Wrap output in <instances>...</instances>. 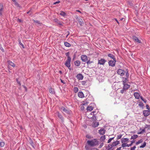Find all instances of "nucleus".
<instances>
[{
  "label": "nucleus",
  "mask_w": 150,
  "mask_h": 150,
  "mask_svg": "<svg viewBox=\"0 0 150 150\" xmlns=\"http://www.w3.org/2000/svg\"><path fill=\"white\" fill-rule=\"evenodd\" d=\"M127 145H128V144L125 143H122V146L123 147H124L125 146H127Z\"/></svg>",
  "instance_id": "obj_40"
},
{
  "label": "nucleus",
  "mask_w": 150,
  "mask_h": 150,
  "mask_svg": "<svg viewBox=\"0 0 150 150\" xmlns=\"http://www.w3.org/2000/svg\"><path fill=\"white\" fill-rule=\"evenodd\" d=\"M69 52H67L66 54V55L67 57V59H69V58L70 59H71V58L69 56Z\"/></svg>",
  "instance_id": "obj_39"
},
{
  "label": "nucleus",
  "mask_w": 150,
  "mask_h": 150,
  "mask_svg": "<svg viewBox=\"0 0 150 150\" xmlns=\"http://www.w3.org/2000/svg\"><path fill=\"white\" fill-rule=\"evenodd\" d=\"M129 141V139L127 138H122L121 139V142L122 143H125Z\"/></svg>",
  "instance_id": "obj_16"
},
{
  "label": "nucleus",
  "mask_w": 150,
  "mask_h": 150,
  "mask_svg": "<svg viewBox=\"0 0 150 150\" xmlns=\"http://www.w3.org/2000/svg\"><path fill=\"white\" fill-rule=\"evenodd\" d=\"M125 72L126 73V77L127 78H128L129 77V74L128 73V71L127 69L126 70Z\"/></svg>",
  "instance_id": "obj_42"
},
{
  "label": "nucleus",
  "mask_w": 150,
  "mask_h": 150,
  "mask_svg": "<svg viewBox=\"0 0 150 150\" xmlns=\"http://www.w3.org/2000/svg\"><path fill=\"white\" fill-rule=\"evenodd\" d=\"M91 119L94 121H96V117L95 115H93V117H91Z\"/></svg>",
  "instance_id": "obj_41"
},
{
  "label": "nucleus",
  "mask_w": 150,
  "mask_h": 150,
  "mask_svg": "<svg viewBox=\"0 0 150 150\" xmlns=\"http://www.w3.org/2000/svg\"><path fill=\"white\" fill-rule=\"evenodd\" d=\"M134 96L135 98L137 99H139V98L140 96L139 93L137 92H135L134 94Z\"/></svg>",
  "instance_id": "obj_14"
},
{
  "label": "nucleus",
  "mask_w": 150,
  "mask_h": 150,
  "mask_svg": "<svg viewBox=\"0 0 150 150\" xmlns=\"http://www.w3.org/2000/svg\"><path fill=\"white\" fill-rule=\"evenodd\" d=\"M93 109V108L91 106H88L87 107V110L90 111H92Z\"/></svg>",
  "instance_id": "obj_30"
},
{
  "label": "nucleus",
  "mask_w": 150,
  "mask_h": 150,
  "mask_svg": "<svg viewBox=\"0 0 150 150\" xmlns=\"http://www.w3.org/2000/svg\"><path fill=\"white\" fill-rule=\"evenodd\" d=\"M88 144L91 146H94L98 145V141L96 139H95L91 141L88 140L87 141Z\"/></svg>",
  "instance_id": "obj_1"
},
{
  "label": "nucleus",
  "mask_w": 150,
  "mask_h": 150,
  "mask_svg": "<svg viewBox=\"0 0 150 150\" xmlns=\"http://www.w3.org/2000/svg\"><path fill=\"white\" fill-rule=\"evenodd\" d=\"M113 60H110L108 62V64L110 66L112 67L115 66V63L116 62V59H113Z\"/></svg>",
  "instance_id": "obj_4"
},
{
  "label": "nucleus",
  "mask_w": 150,
  "mask_h": 150,
  "mask_svg": "<svg viewBox=\"0 0 150 150\" xmlns=\"http://www.w3.org/2000/svg\"><path fill=\"white\" fill-rule=\"evenodd\" d=\"M22 86L23 87V88L25 89V90L26 91H27V88L24 85H23Z\"/></svg>",
  "instance_id": "obj_60"
},
{
  "label": "nucleus",
  "mask_w": 150,
  "mask_h": 150,
  "mask_svg": "<svg viewBox=\"0 0 150 150\" xmlns=\"http://www.w3.org/2000/svg\"><path fill=\"white\" fill-rule=\"evenodd\" d=\"M139 106H140L142 109H143L144 107V105L142 102H139Z\"/></svg>",
  "instance_id": "obj_22"
},
{
  "label": "nucleus",
  "mask_w": 150,
  "mask_h": 150,
  "mask_svg": "<svg viewBox=\"0 0 150 150\" xmlns=\"http://www.w3.org/2000/svg\"><path fill=\"white\" fill-rule=\"evenodd\" d=\"M86 138H89V139H90V138H91V136H89V135H87L86 136Z\"/></svg>",
  "instance_id": "obj_59"
},
{
  "label": "nucleus",
  "mask_w": 150,
  "mask_h": 150,
  "mask_svg": "<svg viewBox=\"0 0 150 150\" xmlns=\"http://www.w3.org/2000/svg\"><path fill=\"white\" fill-rule=\"evenodd\" d=\"M58 117L61 120L62 122H64V117L59 112H57Z\"/></svg>",
  "instance_id": "obj_11"
},
{
  "label": "nucleus",
  "mask_w": 150,
  "mask_h": 150,
  "mask_svg": "<svg viewBox=\"0 0 150 150\" xmlns=\"http://www.w3.org/2000/svg\"><path fill=\"white\" fill-rule=\"evenodd\" d=\"M106 62V61L105 59L101 58L98 60V64L103 65Z\"/></svg>",
  "instance_id": "obj_9"
},
{
  "label": "nucleus",
  "mask_w": 150,
  "mask_h": 150,
  "mask_svg": "<svg viewBox=\"0 0 150 150\" xmlns=\"http://www.w3.org/2000/svg\"><path fill=\"white\" fill-rule=\"evenodd\" d=\"M3 9V6L2 4H0V11H2Z\"/></svg>",
  "instance_id": "obj_43"
},
{
  "label": "nucleus",
  "mask_w": 150,
  "mask_h": 150,
  "mask_svg": "<svg viewBox=\"0 0 150 150\" xmlns=\"http://www.w3.org/2000/svg\"><path fill=\"white\" fill-rule=\"evenodd\" d=\"M16 81L17 83L19 84V86H21V83L20 81H19L18 80V78H17L16 79Z\"/></svg>",
  "instance_id": "obj_49"
},
{
  "label": "nucleus",
  "mask_w": 150,
  "mask_h": 150,
  "mask_svg": "<svg viewBox=\"0 0 150 150\" xmlns=\"http://www.w3.org/2000/svg\"><path fill=\"white\" fill-rule=\"evenodd\" d=\"M108 56L113 59H116L115 56L113 54L111 53H109L108 54Z\"/></svg>",
  "instance_id": "obj_18"
},
{
  "label": "nucleus",
  "mask_w": 150,
  "mask_h": 150,
  "mask_svg": "<svg viewBox=\"0 0 150 150\" xmlns=\"http://www.w3.org/2000/svg\"><path fill=\"white\" fill-rule=\"evenodd\" d=\"M81 58L82 61L85 62H86L89 58V57H88L86 55L84 54L81 55Z\"/></svg>",
  "instance_id": "obj_2"
},
{
  "label": "nucleus",
  "mask_w": 150,
  "mask_h": 150,
  "mask_svg": "<svg viewBox=\"0 0 150 150\" xmlns=\"http://www.w3.org/2000/svg\"><path fill=\"white\" fill-rule=\"evenodd\" d=\"M8 62L9 65H10V66H11L13 67L15 66V64L13 63L11 61H8Z\"/></svg>",
  "instance_id": "obj_24"
},
{
  "label": "nucleus",
  "mask_w": 150,
  "mask_h": 150,
  "mask_svg": "<svg viewBox=\"0 0 150 150\" xmlns=\"http://www.w3.org/2000/svg\"><path fill=\"white\" fill-rule=\"evenodd\" d=\"M96 113V111L92 112H91V114H93V115H95V113Z\"/></svg>",
  "instance_id": "obj_62"
},
{
  "label": "nucleus",
  "mask_w": 150,
  "mask_h": 150,
  "mask_svg": "<svg viewBox=\"0 0 150 150\" xmlns=\"http://www.w3.org/2000/svg\"><path fill=\"white\" fill-rule=\"evenodd\" d=\"M114 137H113L110 138V139H108V143H110L111 142V140H112V139H114Z\"/></svg>",
  "instance_id": "obj_47"
},
{
  "label": "nucleus",
  "mask_w": 150,
  "mask_h": 150,
  "mask_svg": "<svg viewBox=\"0 0 150 150\" xmlns=\"http://www.w3.org/2000/svg\"><path fill=\"white\" fill-rule=\"evenodd\" d=\"M136 148V146H134L133 147L131 148L130 150H134Z\"/></svg>",
  "instance_id": "obj_52"
},
{
  "label": "nucleus",
  "mask_w": 150,
  "mask_h": 150,
  "mask_svg": "<svg viewBox=\"0 0 150 150\" xmlns=\"http://www.w3.org/2000/svg\"><path fill=\"white\" fill-rule=\"evenodd\" d=\"M60 109L61 110H62L63 111L65 112L66 113L68 114H70L71 113V111L65 108L64 106H62L60 108Z\"/></svg>",
  "instance_id": "obj_6"
},
{
  "label": "nucleus",
  "mask_w": 150,
  "mask_h": 150,
  "mask_svg": "<svg viewBox=\"0 0 150 150\" xmlns=\"http://www.w3.org/2000/svg\"><path fill=\"white\" fill-rule=\"evenodd\" d=\"M74 63L75 66H79L80 65L81 62L79 60H76L74 62Z\"/></svg>",
  "instance_id": "obj_19"
},
{
  "label": "nucleus",
  "mask_w": 150,
  "mask_h": 150,
  "mask_svg": "<svg viewBox=\"0 0 150 150\" xmlns=\"http://www.w3.org/2000/svg\"><path fill=\"white\" fill-rule=\"evenodd\" d=\"M18 42H19V44L21 45L22 46V47L23 48H24V45H23V44L21 42V40L20 39H18Z\"/></svg>",
  "instance_id": "obj_37"
},
{
  "label": "nucleus",
  "mask_w": 150,
  "mask_h": 150,
  "mask_svg": "<svg viewBox=\"0 0 150 150\" xmlns=\"http://www.w3.org/2000/svg\"><path fill=\"white\" fill-rule=\"evenodd\" d=\"M29 142L31 146L33 147L34 148V146L33 145V142L32 139L31 138H29Z\"/></svg>",
  "instance_id": "obj_23"
},
{
  "label": "nucleus",
  "mask_w": 150,
  "mask_h": 150,
  "mask_svg": "<svg viewBox=\"0 0 150 150\" xmlns=\"http://www.w3.org/2000/svg\"><path fill=\"white\" fill-rule=\"evenodd\" d=\"M133 40L135 42L138 43H142L141 41L137 37L135 36H133L132 37Z\"/></svg>",
  "instance_id": "obj_8"
},
{
  "label": "nucleus",
  "mask_w": 150,
  "mask_h": 150,
  "mask_svg": "<svg viewBox=\"0 0 150 150\" xmlns=\"http://www.w3.org/2000/svg\"><path fill=\"white\" fill-rule=\"evenodd\" d=\"M64 45L67 47H70L71 46L70 44L67 42H64Z\"/></svg>",
  "instance_id": "obj_31"
},
{
  "label": "nucleus",
  "mask_w": 150,
  "mask_h": 150,
  "mask_svg": "<svg viewBox=\"0 0 150 150\" xmlns=\"http://www.w3.org/2000/svg\"><path fill=\"white\" fill-rule=\"evenodd\" d=\"M60 12L59 14L62 16L64 17L66 15V13L62 11H60Z\"/></svg>",
  "instance_id": "obj_25"
},
{
  "label": "nucleus",
  "mask_w": 150,
  "mask_h": 150,
  "mask_svg": "<svg viewBox=\"0 0 150 150\" xmlns=\"http://www.w3.org/2000/svg\"><path fill=\"white\" fill-rule=\"evenodd\" d=\"M125 71L124 70L121 69H119L117 71V73L120 76H122L125 75Z\"/></svg>",
  "instance_id": "obj_3"
},
{
  "label": "nucleus",
  "mask_w": 150,
  "mask_h": 150,
  "mask_svg": "<svg viewBox=\"0 0 150 150\" xmlns=\"http://www.w3.org/2000/svg\"><path fill=\"white\" fill-rule=\"evenodd\" d=\"M122 134H120L119 135H118L117 136V139L118 140V139H121V138L122 137Z\"/></svg>",
  "instance_id": "obj_46"
},
{
  "label": "nucleus",
  "mask_w": 150,
  "mask_h": 150,
  "mask_svg": "<svg viewBox=\"0 0 150 150\" xmlns=\"http://www.w3.org/2000/svg\"><path fill=\"white\" fill-rule=\"evenodd\" d=\"M34 22L35 23H37L38 24H40V25H41L42 24L41 23H40V21H37V20L35 21V20H34Z\"/></svg>",
  "instance_id": "obj_48"
},
{
  "label": "nucleus",
  "mask_w": 150,
  "mask_h": 150,
  "mask_svg": "<svg viewBox=\"0 0 150 150\" xmlns=\"http://www.w3.org/2000/svg\"><path fill=\"white\" fill-rule=\"evenodd\" d=\"M0 50L3 52H4V50L3 48L1 47H1H0Z\"/></svg>",
  "instance_id": "obj_56"
},
{
  "label": "nucleus",
  "mask_w": 150,
  "mask_h": 150,
  "mask_svg": "<svg viewBox=\"0 0 150 150\" xmlns=\"http://www.w3.org/2000/svg\"><path fill=\"white\" fill-rule=\"evenodd\" d=\"M77 19L79 22L80 25L82 26L83 24V21L82 19L81 18H78Z\"/></svg>",
  "instance_id": "obj_13"
},
{
  "label": "nucleus",
  "mask_w": 150,
  "mask_h": 150,
  "mask_svg": "<svg viewBox=\"0 0 150 150\" xmlns=\"http://www.w3.org/2000/svg\"><path fill=\"white\" fill-rule=\"evenodd\" d=\"M120 144V142L118 141H117L113 142L112 146H116L117 145L119 144Z\"/></svg>",
  "instance_id": "obj_20"
},
{
  "label": "nucleus",
  "mask_w": 150,
  "mask_h": 150,
  "mask_svg": "<svg viewBox=\"0 0 150 150\" xmlns=\"http://www.w3.org/2000/svg\"><path fill=\"white\" fill-rule=\"evenodd\" d=\"M105 139V136L103 135L100 138V140L101 141L103 142Z\"/></svg>",
  "instance_id": "obj_32"
},
{
  "label": "nucleus",
  "mask_w": 150,
  "mask_h": 150,
  "mask_svg": "<svg viewBox=\"0 0 150 150\" xmlns=\"http://www.w3.org/2000/svg\"><path fill=\"white\" fill-rule=\"evenodd\" d=\"M105 130L104 129H101L99 130V134L101 135H103L105 134Z\"/></svg>",
  "instance_id": "obj_12"
},
{
  "label": "nucleus",
  "mask_w": 150,
  "mask_h": 150,
  "mask_svg": "<svg viewBox=\"0 0 150 150\" xmlns=\"http://www.w3.org/2000/svg\"><path fill=\"white\" fill-rule=\"evenodd\" d=\"M143 142V140L142 139H141L136 143V144L137 145L140 143H142Z\"/></svg>",
  "instance_id": "obj_33"
},
{
  "label": "nucleus",
  "mask_w": 150,
  "mask_h": 150,
  "mask_svg": "<svg viewBox=\"0 0 150 150\" xmlns=\"http://www.w3.org/2000/svg\"><path fill=\"white\" fill-rule=\"evenodd\" d=\"M113 146H112V144H108V147L106 148V149H107V150H110L111 149V148Z\"/></svg>",
  "instance_id": "obj_27"
},
{
  "label": "nucleus",
  "mask_w": 150,
  "mask_h": 150,
  "mask_svg": "<svg viewBox=\"0 0 150 150\" xmlns=\"http://www.w3.org/2000/svg\"><path fill=\"white\" fill-rule=\"evenodd\" d=\"M81 82L82 84V85H84L86 84V81H81Z\"/></svg>",
  "instance_id": "obj_53"
},
{
  "label": "nucleus",
  "mask_w": 150,
  "mask_h": 150,
  "mask_svg": "<svg viewBox=\"0 0 150 150\" xmlns=\"http://www.w3.org/2000/svg\"><path fill=\"white\" fill-rule=\"evenodd\" d=\"M138 137V136L136 134H134L133 135V136H131V138L130 139H134L137 138Z\"/></svg>",
  "instance_id": "obj_29"
},
{
  "label": "nucleus",
  "mask_w": 150,
  "mask_h": 150,
  "mask_svg": "<svg viewBox=\"0 0 150 150\" xmlns=\"http://www.w3.org/2000/svg\"><path fill=\"white\" fill-rule=\"evenodd\" d=\"M126 90H126L125 89V88H124V87H123V89L121 90L120 92L122 94H123L124 92L125 91H126Z\"/></svg>",
  "instance_id": "obj_38"
},
{
  "label": "nucleus",
  "mask_w": 150,
  "mask_h": 150,
  "mask_svg": "<svg viewBox=\"0 0 150 150\" xmlns=\"http://www.w3.org/2000/svg\"><path fill=\"white\" fill-rule=\"evenodd\" d=\"M78 88L77 87H75L74 88V91L75 93L77 92L78 91Z\"/></svg>",
  "instance_id": "obj_44"
},
{
  "label": "nucleus",
  "mask_w": 150,
  "mask_h": 150,
  "mask_svg": "<svg viewBox=\"0 0 150 150\" xmlns=\"http://www.w3.org/2000/svg\"><path fill=\"white\" fill-rule=\"evenodd\" d=\"M98 150V149H97L96 148H93V149H91L90 150Z\"/></svg>",
  "instance_id": "obj_63"
},
{
  "label": "nucleus",
  "mask_w": 150,
  "mask_h": 150,
  "mask_svg": "<svg viewBox=\"0 0 150 150\" xmlns=\"http://www.w3.org/2000/svg\"><path fill=\"white\" fill-rule=\"evenodd\" d=\"M60 1H57L56 2H54L53 3V4L54 5H55L57 4H58L59 3H60Z\"/></svg>",
  "instance_id": "obj_58"
},
{
  "label": "nucleus",
  "mask_w": 150,
  "mask_h": 150,
  "mask_svg": "<svg viewBox=\"0 0 150 150\" xmlns=\"http://www.w3.org/2000/svg\"><path fill=\"white\" fill-rule=\"evenodd\" d=\"M78 96L80 98H83L84 97V94L82 92H79L78 93Z\"/></svg>",
  "instance_id": "obj_15"
},
{
  "label": "nucleus",
  "mask_w": 150,
  "mask_h": 150,
  "mask_svg": "<svg viewBox=\"0 0 150 150\" xmlns=\"http://www.w3.org/2000/svg\"><path fill=\"white\" fill-rule=\"evenodd\" d=\"M143 114L145 117H147L150 114V110H144L143 111Z\"/></svg>",
  "instance_id": "obj_7"
},
{
  "label": "nucleus",
  "mask_w": 150,
  "mask_h": 150,
  "mask_svg": "<svg viewBox=\"0 0 150 150\" xmlns=\"http://www.w3.org/2000/svg\"><path fill=\"white\" fill-rule=\"evenodd\" d=\"M49 92L52 93L54 94V91L53 88H51L49 90Z\"/></svg>",
  "instance_id": "obj_34"
},
{
  "label": "nucleus",
  "mask_w": 150,
  "mask_h": 150,
  "mask_svg": "<svg viewBox=\"0 0 150 150\" xmlns=\"http://www.w3.org/2000/svg\"><path fill=\"white\" fill-rule=\"evenodd\" d=\"M77 79L79 80H81L83 78V76L80 74H78L76 76Z\"/></svg>",
  "instance_id": "obj_10"
},
{
  "label": "nucleus",
  "mask_w": 150,
  "mask_h": 150,
  "mask_svg": "<svg viewBox=\"0 0 150 150\" xmlns=\"http://www.w3.org/2000/svg\"><path fill=\"white\" fill-rule=\"evenodd\" d=\"M134 142V140H133L131 141V142L130 144H128V145H127V147H129V146H131L132 145L133 143Z\"/></svg>",
  "instance_id": "obj_35"
},
{
  "label": "nucleus",
  "mask_w": 150,
  "mask_h": 150,
  "mask_svg": "<svg viewBox=\"0 0 150 150\" xmlns=\"http://www.w3.org/2000/svg\"><path fill=\"white\" fill-rule=\"evenodd\" d=\"M103 143H101V144H100V146H99V147H98L99 148H101L103 146Z\"/></svg>",
  "instance_id": "obj_54"
},
{
  "label": "nucleus",
  "mask_w": 150,
  "mask_h": 150,
  "mask_svg": "<svg viewBox=\"0 0 150 150\" xmlns=\"http://www.w3.org/2000/svg\"><path fill=\"white\" fill-rule=\"evenodd\" d=\"M54 20L55 22H56L59 25L61 26L62 25V23L60 22L57 19H54Z\"/></svg>",
  "instance_id": "obj_21"
},
{
  "label": "nucleus",
  "mask_w": 150,
  "mask_h": 150,
  "mask_svg": "<svg viewBox=\"0 0 150 150\" xmlns=\"http://www.w3.org/2000/svg\"><path fill=\"white\" fill-rule=\"evenodd\" d=\"M146 142H144L143 144L142 145H141V146H140L139 147L140 148H143L144 147L146 146Z\"/></svg>",
  "instance_id": "obj_36"
},
{
  "label": "nucleus",
  "mask_w": 150,
  "mask_h": 150,
  "mask_svg": "<svg viewBox=\"0 0 150 150\" xmlns=\"http://www.w3.org/2000/svg\"><path fill=\"white\" fill-rule=\"evenodd\" d=\"M146 108L148 109V110H150V108L149 107V105H146Z\"/></svg>",
  "instance_id": "obj_55"
},
{
  "label": "nucleus",
  "mask_w": 150,
  "mask_h": 150,
  "mask_svg": "<svg viewBox=\"0 0 150 150\" xmlns=\"http://www.w3.org/2000/svg\"><path fill=\"white\" fill-rule=\"evenodd\" d=\"M123 87L125 88L126 90H127L128 88H129L130 87V85L128 84H124L123 85Z\"/></svg>",
  "instance_id": "obj_26"
},
{
  "label": "nucleus",
  "mask_w": 150,
  "mask_h": 150,
  "mask_svg": "<svg viewBox=\"0 0 150 150\" xmlns=\"http://www.w3.org/2000/svg\"><path fill=\"white\" fill-rule=\"evenodd\" d=\"M85 108L83 105H82L81 106V110H83Z\"/></svg>",
  "instance_id": "obj_51"
},
{
  "label": "nucleus",
  "mask_w": 150,
  "mask_h": 150,
  "mask_svg": "<svg viewBox=\"0 0 150 150\" xmlns=\"http://www.w3.org/2000/svg\"><path fill=\"white\" fill-rule=\"evenodd\" d=\"M93 61H90V58L89 57L88 59V60L86 62V63L87 65H88L89 64H90L91 63H93Z\"/></svg>",
  "instance_id": "obj_28"
},
{
  "label": "nucleus",
  "mask_w": 150,
  "mask_h": 150,
  "mask_svg": "<svg viewBox=\"0 0 150 150\" xmlns=\"http://www.w3.org/2000/svg\"><path fill=\"white\" fill-rule=\"evenodd\" d=\"M125 80L123 81V85L124 84H127V83H126V80L127 78H125Z\"/></svg>",
  "instance_id": "obj_50"
},
{
  "label": "nucleus",
  "mask_w": 150,
  "mask_h": 150,
  "mask_svg": "<svg viewBox=\"0 0 150 150\" xmlns=\"http://www.w3.org/2000/svg\"><path fill=\"white\" fill-rule=\"evenodd\" d=\"M99 125V123L98 122H93L92 124V126L93 127H97Z\"/></svg>",
  "instance_id": "obj_17"
},
{
  "label": "nucleus",
  "mask_w": 150,
  "mask_h": 150,
  "mask_svg": "<svg viewBox=\"0 0 150 150\" xmlns=\"http://www.w3.org/2000/svg\"><path fill=\"white\" fill-rule=\"evenodd\" d=\"M71 59H70L69 58L67 59V60L64 63L65 66L68 68H69L71 66L70 62H71Z\"/></svg>",
  "instance_id": "obj_5"
},
{
  "label": "nucleus",
  "mask_w": 150,
  "mask_h": 150,
  "mask_svg": "<svg viewBox=\"0 0 150 150\" xmlns=\"http://www.w3.org/2000/svg\"><path fill=\"white\" fill-rule=\"evenodd\" d=\"M14 3H15V4L18 6H19V4H18V3H17L16 2V1H15V2H14Z\"/></svg>",
  "instance_id": "obj_57"
},
{
  "label": "nucleus",
  "mask_w": 150,
  "mask_h": 150,
  "mask_svg": "<svg viewBox=\"0 0 150 150\" xmlns=\"http://www.w3.org/2000/svg\"><path fill=\"white\" fill-rule=\"evenodd\" d=\"M17 20H18V21L20 23H21L22 22V21L18 18V19Z\"/></svg>",
  "instance_id": "obj_61"
},
{
  "label": "nucleus",
  "mask_w": 150,
  "mask_h": 150,
  "mask_svg": "<svg viewBox=\"0 0 150 150\" xmlns=\"http://www.w3.org/2000/svg\"><path fill=\"white\" fill-rule=\"evenodd\" d=\"M5 143L3 142H0V146L1 147H3L4 146Z\"/></svg>",
  "instance_id": "obj_45"
},
{
  "label": "nucleus",
  "mask_w": 150,
  "mask_h": 150,
  "mask_svg": "<svg viewBox=\"0 0 150 150\" xmlns=\"http://www.w3.org/2000/svg\"><path fill=\"white\" fill-rule=\"evenodd\" d=\"M121 148V147H120L118 148H117L116 150H120Z\"/></svg>",
  "instance_id": "obj_64"
}]
</instances>
